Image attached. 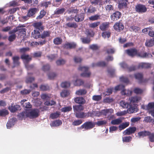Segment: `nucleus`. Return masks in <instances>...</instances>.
<instances>
[{"instance_id": "obj_51", "label": "nucleus", "mask_w": 154, "mask_h": 154, "mask_svg": "<svg viewBox=\"0 0 154 154\" xmlns=\"http://www.w3.org/2000/svg\"><path fill=\"white\" fill-rule=\"evenodd\" d=\"M19 28L18 31L19 35H25L26 34V28Z\"/></svg>"}, {"instance_id": "obj_31", "label": "nucleus", "mask_w": 154, "mask_h": 154, "mask_svg": "<svg viewBox=\"0 0 154 154\" xmlns=\"http://www.w3.org/2000/svg\"><path fill=\"white\" fill-rule=\"evenodd\" d=\"M113 110L112 109H103L101 110L102 115L106 116L109 113H112L113 112Z\"/></svg>"}, {"instance_id": "obj_56", "label": "nucleus", "mask_w": 154, "mask_h": 154, "mask_svg": "<svg viewBox=\"0 0 154 154\" xmlns=\"http://www.w3.org/2000/svg\"><path fill=\"white\" fill-rule=\"evenodd\" d=\"M60 114L58 112L51 113L50 114V117L52 119H57L59 117Z\"/></svg>"}, {"instance_id": "obj_25", "label": "nucleus", "mask_w": 154, "mask_h": 154, "mask_svg": "<svg viewBox=\"0 0 154 154\" xmlns=\"http://www.w3.org/2000/svg\"><path fill=\"white\" fill-rule=\"evenodd\" d=\"M40 31L34 30L32 33V37L35 39H37L41 38Z\"/></svg>"}, {"instance_id": "obj_24", "label": "nucleus", "mask_w": 154, "mask_h": 154, "mask_svg": "<svg viewBox=\"0 0 154 154\" xmlns=\"http://www.w3.org/2000/svg\"><path fill=\"white\" fill-rule=\"evenodd\" d=\"M145 46L147 47H151L154 45V38L147 39L145 43Z\"/></svg>"}, {"instance_id": "obj_20", "label": "nucleus", "mask_w": 154, "mask_h": 154, "mask_svg": "<svg viewBox=\"0 0 154 154\" xmlns=\"http://www.w3.org/2000/svg\"><path fill=\"white\" fill-rule=\"evenodd\" d=\"M76 46V44L74 42H67L63 45V47L67 49L74 48H75Z\"/></svg>"}, {"instance_id": "obj_7", "label": "nucleus", "mask_w": 154, "mask_h": 154, "mask_svg": "<svg viewBox=\"0 0 154 154\" xmlns=\"http://www.w3.org/2000/svg\"><path fill=\"white\" fill-rule=\"evenodd\" d=\"M33 26L35 29L34 30L42 32L44 29V26L43 25L42 22H37L33 24Z\"/></svg>"}, {"instance_id": "obj_23", "label": "nucleus", "mask_w": 154, "mask_h": 154, "mask_svg": "<svg viewBox=\"0 0 154 154\" xmlns=\"http://www.w3.org/2000/svg\"><path fill=\"white\" fill-rule=\"evenodd\" d=\"M20 57L18 56H14L13 57V63L14 65L12 66V68H14L15 67L18 66L20 63L19 62Z\"/></svg>"}, {"instance_id": "obj_34", "label": "nucleus", "mask_w": 154, "mask_h": 154, "mask_svg": "<svg viewBox=\"0 0 154 154\" xmlns=\"http://www.w3.org/2000/svg\"><path fill=\"white\" fill-rule=\"evenodd\" d=\"M90 1L92 5L95 6L99 5L100 6L103 5V2L102 0H90Z\"/></svg>"}, {"instance_id": "obj_43", "label": "nucleus", "mask_w": 154, "mask_h": 154, "mask_svg": "<svg viewBox=\"0 0 154 154\" xmlns=\"http://www.w3.org/2000/svg\"><path fill=\"white\" fill-rule=\"evenodd\" d=\"M24 26L23 25H22L21 26H17L16 28H14V29L9 31V34L12 35H16V32H18V30H19V29H18L19 28H21V27H23Z\"/></svg>"}, {"instance_id": "obj_30", "label": "nucleus", "mask_w": 154, "mask_h": 154, "mask_svg": "<svg viewBox=\"0 0 154 154\" xmlns=\"http://www.w3.org/2000/svg\"><path fill=\"white\" fill-rule=\"evenodd\" d=\"M66 10V9L64 8H58L54 11V14L57 15L62 14Z\"/></svg>"}, {"instance_id": "obj_12", "label": "nucleus", "mask_w": 154, "mask_h": 154, "mask_svg": "<svg viewBox=\"0 0 154 154\" xmlns=\"http://www.w3.org/2000/svg\"><path fill=\"white\" fill-rule=\"evenodd\" d=\"M20 106L19 105L16 104L14 105V103L11 104V105L9 106L8 108V109L11 112L14 113L17 110L20 109Z\"/></svg>"}, {"instance_id": "obj_16", "label": "nucleus", "mask_w": 154, "mask_h": 154, "mask_svg": "<svg viewBox=\"0 0 154 154\" xmlns=\"http://www.w3.org/2000/svg\"><path fill=\"white\" fill-rule=\"evenodd\" d=\"M75 102L80 105H83L86 103V100L84 98L82 97H77L74 98Z\"/></svg>"}, {"instance_id": "obj_13", "label": "nucleus", "mask_w": 154, "mask_h": 154, "mask_svg": "<svg viewBox=\"0 0 154 154\" xmlns=\"http://www.w3.org/2000/svg\"><path fill=\"white\" fill-rule=\"evenodd\" d=\"M90 113L88 112L85 113L84 112H76L75 116L78 118H88L90 116Z\"/></svg>"}, {"instance_id": "obj_36", "label": "nucleus", "mask_w": 154, "mask_h": 154, "mask_svg": "<svg viewBox=\"0 0 154 154\" xmlns=\"http://www.w3.org/2000/svg\"><path fill=\"white\" fill-rule=\"evenodd\" d=\"M62 122L60 120H57L53 121L50 124L52 127L59 126L62 124Z\"/></svg>"}, {"instance_id": "obj_62", "label": "nucleus", "mask_w": 154, "mask_h": 154, "mask_svg": "<svg viewBox=\"0 0 154 154\" xmlns=\"http://www.w3.org/2000/svg\"><path fill=\"white\" fill-rule=\"evenodd\" d=\"M95 123L98 126H100L105 125L107 123V122L105 120H103L98 121L97 122Z\"/></svg>"}, {"instance_id": "obj_48", "label": "nucleus", "mask_w": 154, "mask_h": 154, "mask_svg": "<svg viewBox=\"0 0 154 154\" xmlns=\"http://www.w3.org/2000/svg\"><path fill=\"white\" fill-rule=\"evenodd\" d=\"M149 131H144L139 132L138 134L140 137H144L148 136V135H149Z\"/></svg>"}, {"instance_id": "obj_26", "label": "nucleus", "mask_w": 154, "mask_h": 154, "mask_svg": "<svg viewBox=\"0 0 154 154\" xmlns=\"http://www.w3.org/2000/svg\"><path fill=\"white\" fill-rule=\"evenodd\" d=\"M74 111L75 112H79L83 110L84 107L82 105H78L73 106Z\"/></svg>"}, {"instance_id": "obj_21", "label": "nucleus", "mask_w": 154, "mask_h": 154, "mask_svg": "<svg viewBox=\"0 0 154 154\" xmlns=\"http://www.w3.org/2000/svg\"><path fill=\"white\" fill-rule=\"evenodd\" d=\"M27 111H24L19 113L18 116V118L20 120H22L23 119H25L27 117Z\"/></svg>"}, {"instance_id": "obj_55", "label": "nucleus", "mask_w": 154, "mask_h": 154, "mask_svg": "<svg viewBox=\"0 0 154 154\" xmlns=\"http://www.w3.org/2000/svg\"><path fill=\"white\" fill-rule=\"evenodd\" d=\"M100 22L99 21L91 23L89 24V27L90 28H94L97 27L100 24Z\"/></svg>"}, {"instance_id": "obj_4", "label": "nucleus", "mask_w": 154, "mask_h": 154, "mask_svg": "<svg viewBox=\"0 0 154 154\" xmlns=\"http://www.w3.org/2000/svg\"><path fill=\"white\" fill-rule=\"evenodd\" d=\"M135 8L136 12L139 13H145L147 10V8L145 5L140 4H138L136 5Z\"/></svg>"}, {"instance_id": "obj_45", "label": "nucleus", "mask_w": 154, "mask_h": 154, "mask_svg": "<svg viewBox=\"0 0 154 154\" xmlns=\"http://www.w3.org/2000/svg\"><path fill=\"white\" fill-rule=\"evenodd\" d=\"M100 16L99 15L96 14L94 16H91L89 17V19L91 21H95L100 19Z\"/></svg>"}, {"instance_id": "obj_40", "label": "nucleus", "mask_w": 154, "mask_h": 154, "mask_svg": "<svg viewBox=\"0 0 154 154\" xmlns=\"http://www.w3.org/2000/svg\"><path fill=\"white\" fill-rule=\"evenodd\" d=\"M130 103L125 102V100H122L120 102V105L124 108H128L130 106Z\"/></svg>"}, {"instance_id": "obj_15", "label": "nucleus", "mask_w": 154, "mask_h": 154, "mask_svg": "<svg viewBox=\"0 0 154 154\" xmlns=\"http://www.w3.org/2000/svg\"><path fill=\"white\" fill-rule=\"evenodd\" d=\"M136 130L135 127H130L127 128L123 132V134L125 135H129L134 133Z\"/></svg>"}, {"instance_id": "obj_18", "label": "nucleus", "mask_w": 154, "mask_h": 154, "mask_svg": "<svg viewBox=\"0 0 154 154\" xmlns=\"http://www.w3.org/2000/svg\"><path fill=\"white\" fill-rule=\"evenodd\" d=\"M109 23L108 22H103L100 25L99 28L101 31H106L109 28Z\"/></svg>"}, {"instance_id": "obj_9", "label": "nucleus", "mask_w": 154, "mask_h": 154, "mask_svg": "<svg viewBox=\"0 0 154 154\" xmlns=\"http://www.w3.org/2000/svg\"><path fill=\"white\" fill-rule=\"evenodd\" d=\"M127 111L129 113H132L136 112L137 111V104L136 103H130V106L128 108Z\"/></svg>"}, {"instance_id": "obj_47", "label": "nucleus", "mask_w": 154, "mask_h": 154, "mask_svg": "<svg viewBox=\"0 0 154 154\" xmlns=\"http://www.w3.org/2000/svg\"><path fill=\"white\" fill-rule=\"evenodd\" d=\"M69 94L70 93L69 91L64 90L60 93V95L62 97H67Z\"/></svg>"}, {"instance_id": "obj_58", "label": "nucleus", "mask_w": 154, "mask_h": 154, "mask_svg": "<svg viewBox=\"0 0 154 154\" xmlns=\"http://www.w3.org/2000/svg\"><path fill=\"white\" fill-rule=\"evenodd\" d=\"M82 122V120L79 119L74 120L72 122V125L73 126H78L81 124Z\"/></svg>"}, {"instance_id": "obj_39", "label": "nucleus", "mask_w": 154, "mask_h": 154, "mask_svg": "<svg viewBox=\"0 0 154 154\" xmlns=\"http://www.w3.org/2000/svg\"><path fill=\"white\" fill-rule=\"evenodd\" d=\"M114 89L113 87L108 88L106 89V91L103 93V94L105 96L109 95L112 94Z\"/></svg>"}, {"instance_id": "obj_61", "label": "nucleus", "mask_w": 154, "mask_h": 154, "mask_svg": "<svg viewBox=\"0 0 154 154\" xmlns=\"http://www.w3.org/2000/svg\"><path fill=\"white\" fill-rule=\"evenodd\" d=\"M100 47L97 44H92L89 46V48L93 50H97Z\"/></svg>"}, {"instance_id": "obj_6", "label": "nucleus", "mask_w": 154, "mask_h": 154, "mask_svg": "<svg viewBox=\"0 0 154 154\" xmlns=\"http://www.w3.org/2000/svg\"><path fill=\"white\" fill-rule=\"evenodd\" d=\"M122 21V20H119L115 23L113 26L114 29L117 32H120L123 30L124 28V25Z\"/></svg>"}, {"instance_id": "obj_42", "label": "nucleus", "mask_w": 154, "mask_h": 154, "mask_svg": "<svg viewBox=\"0 0 154 154\" xmlns=\"http://www.w3.org/2000/svg\"><path fill=\"white\" fill-rule=\"evenodd\" d=\"M85 34L88 36L93 37L94 35V32L93 30L91 29L86 30Z\"/></svg>"}, {"instance_id": "obj_49", "label": "nucleus", "mask_w": 154, "mask_h": 154, "mask_svg": "<svg viewBox=\"0 0 154 154\" xmlns=\"http://www.w3.org/2000/svg\"><path fill=\"white\" fill-rule=\"evenodd\" d=\"M62 41V39L61 38L57 37L54 39L53 42L55 44L59 45L61 44Z\"/></svg>"}, {"instance_id": "obj_32", "label": "nucleus", "mask_w": 154, "mask_h": 154, "mask_svg": "<svg viewBox=\"0 0 154 154\" xmlns=\"http://www.w3.org/2000/svg\"><path fill=\"white\" fill-rule=\"evenodd\" d=\"M151 67V65L150 64L146 63H141L139 64L138 66L139 68H144L148 69Z\"/></svg>"}, {"instance_id": "obj_19", "label": "nucleus", "mask_w": 154, "mask_h": 154, "mask_svg": "<svg viewBox=\"0 0 154 154\" xmlns=\"http://www.w3.org/2000/svg\"><path fill=\"white\" fill-rule=\"evenodd\" d=\"M141 99V98L140 97L136 96L131 97L129 98V100L130 101V103L133 104L137 103L139 102Z\"/></svg>"}, {"instance_id": "obj_53", "label": "nucleus", "mask_w": 154, "mask_h": 154, "mask_svg": "<svg viewBox=\"0 0 154 154\" xmlns=\"http://www.w3.org/2000/svg\"><path fill=\"white\" fill-rule=\"evenodd\" d=\"M9 113L8 110L3 109L0 110V116H5Z\"/></svg>"}, {"instance_id": "obj_35", "label": "nucleus", "mask_w": 154, "mask_h": 154, "mask_svg": "<svg viewBox=\"0 0 154 154\" xmlns=\"http://www.w3.org/2000/svg\"><path fill=\"white\" fill-rule=\"evenodd\" d=\"M67 27L71 28H76L78 27V25L75 22H69L66 24Z\"/></svg>"}, {"instance_id": "obj_33", "label": "nucleus", "mask_w": 154, "mask_h": 154, "mask_svg": "<svg viewBox=\"0 0 154 154\" xmlns=\"http://www.w3.org/2000/svg\"><path fill=\"white\" fill-rule=\"evenodd\" d=\"M106 65V63L103 61L98 62L96 63H93L92 64V67L94 66H101L104 67Z\"/></svg>"}, {"instance_id": "obj_8", "label": "nucleus", "mask_w": 154, "mask_h": 154, "mask_svg": "<svg viewBox=\"0 0 154 154\" xmlns=\"http://www.w3.org/2000/svg\"><path fill=\"white\" fill-rule=\"evenodd\" d=\"M122 13L119 11H116L110 16L111 20L115 21L119 19L122 16Z\"/></svg>"}, {"instance_id": "obj_44", "label": "nucleus", "mask_w": 154, "mask_h": 154, "mask_svg": "<svg viewBox=\"0 0 154 154\" xmlns=\"http://www.w3.org/2000/svg\"><path fill=\"white\" fill-rule=\"evenodd\" d=\"M87 91L84 89H81L77 90L75 92V94L78 95H84L87 93Z\"/></svg>"}, {"instance_id": "obj_64", "label": "nucleus", "mask_w": 154, "mask_h": 154, "mask_svg": "<svg viewBox=\"0 0 154 154\" xmlns=\"http://www.w3.org/2000/svg\"><path fill=\"white\" fill-rule=\"evenodd\" d=\"M154 109V102L149 103L146 106L147 109Z\"/></svg>"}, {"instance_id": "obj_1", "label": "nucleus", "mask_w": 154, "mask_h": 154, "mask_svg": "<svg viewBox=\"0 0 154 154\" xmlns=\"http://www.w3.org/2000/svg\"><path fill=\"white\" fill-rule=\"evenodd\" d=\"M125 86L123 85H120L116 86L114 89L116 91L121 90V93L122 95H126L127 96L131 95L132 92L129 90H126L124 89Z\"/></svg>"}, {"instance_id": "obj_11", "label": "nucleus", "mask_w": 154, "mask_h": 154, "mask_svg": "<svg viewBox=\"0 0 154 154\" xmlns=\"http://www.w3.org/2000/svg\"><path fill=\"white\" fill-rule=\"evenodd\" d=\"M85 16V14L83 13L76 14L74 16L75 20L77 22L82 21L84 19Z\"/></svg>"}, {"instance_id": "obj_59", "label": "nucleus", "mask_w": 154, "mask_h": 154, "mask_svg": "<svg viewBox=\"0 0 154 154\" xmlns=\"http://www.w3.org/2000/svg\"><path fill=\"white\" fill-rule=\"evenodd\" d=\"M120 81L125 83H127L129 82L128 79L126 77L122 76L120 78Z\"/></svg>"}, {"instance_id": "obj_2", "label": "nucleus", "mask_w": 154, "mask_h": 154, "mask_svg": "<svg viewBox=\"0 0 154 154\" xmlns=\"http://www.w3.org/2000/svg\"><path fill=\"white\" fill-rule=\"evenodd\" d=\"M95 122L92 121H88L85 122L80 127V129H84L85 130H90L94 127Z\"/></svg>"}, {"instance_id": "obj_29", "label": "nucleus", "mask_w": 154, "mask_h": 154, "mask_svg": "<svg viewBox=\"0 0 154 154\" xmlns=\"http://www.w3.org/2000/svg\"><path fill=\"white\" fill-rule=\"evenodd\" d=\"M21 58L23 60H24L27 64L32 60V57H29V55H26L25 54L21 55Z\"/></svg>"}, {"instance_id": "obj_37", "label": "nucleus", "mask_w": 154, "mask_h": 154, "mask_svg": "<svg viewBox=\"0 0 154 154\" xmlns=\"http://www.w3.org/2000/svg\"><path fill=\"white\" fill-rule=\"evenodd\" d=\"M122 120L121 118L116 119L112 120L111 124L112 125H119L121 123Z\"/></svg>"}, {"instance_id": "obj_10", "label": "nucleus", "mask_w": 154, "mask_h": 154, "mask_svg": "<svg viewBox=\"0 0 154 154\" xmlns=\"http://www.w3.org/2000/svg\"><path fill=\"white\" fill-rule=\"evenodd\" d=\"M126 53L129 56L133 57L137 54V50L135 48H132L125 51Z\"/></svg>"}, {"instance_id": "obj_57", "label": "nucleus", "mask_w": 154, "mask_h": 154, "mask_svg": "<svg viewBox=\"0 0 154 154\" xmlns=\"http://www.w3.org/2000/svg\"><path fill=\"white\" fill-rule=\"evenodd\" d=\"M81 40L82 43L84 44H88L91 42L90 38L87 37L81 38Z\"/></svg>"}, {"instance_id": "obj_50", "label": "nucleus", "mask_w": 154, "mask_h": 154, "mask_svg": "<svg viewBox=\"0 0 154 154\" xmlns=\"http://www.w3.org/2000/svg\"><path fill=\"white\" fill-rule=\"evenodd\" d=\"M84 83L83 80L80 79H77L76 80L75 82L74 85L76 86H80L83 85Z\"/></svg>"}, {"instance_id": "obj_63", "label": "nucleus", "mask_w": 154, "mask_h": 154, "mask_svg": "<svg viewBox=\"0 0 154 154\" xmlns=\"http://www.w3.org/2000/svg\"><path fill=\"white\" fill-rule=\"evenodd\" d=\"M148 136H149V140L151 142H154V133H151L149 131V133L148 134Z\"/></svg>"}, {"instance_id": "obj_28", "label": "nucleus", "mask_w": 154, "mask_h": 154, "mask_svg": "<svg viewBox=\"0 0 154 154\" xmlns=\"http://www.w3.org/2000/svg\"><path fill=\"white\" fill-rule=\"evenodd\" d=\"M51 34V32L49 31H44L41 35V38L44 39L49 37Z\"/></svg>"}, {"instance_id": "obj_52", "label": "nucleus", "mask_w": 154, "mask_h": 154, "mask_svg": "<svg viewBox=\"0 0 154 154\" xmlns=\"http://www.w3.org/2000/svg\"><path fill=\"white\" fill-rule=\"evenodd\" d=\"M72 110L71 106H67L62 108L61 109V111L63 112H66L70 111Z\"/></svg>"}, {"instance_id": "obj_38", "label": "nucleus", "mask_w": 154, "mask_h": 154, "mask_svg": "<svg viewBox=\"0 0 154 154\" xmlns=\"http://www.w3.org/2000/svg\"><path fill=\"white\" fill-rule=\"evenodd\" d=\"M143 74L141 73H136L134 74L135 78L139 81L140 82H141L143 79Z\"/></svg>"}, {"instance_id": "obj_14", "label": "nucleus", "mask_w": 154, "mask_h": 154, "mask_svg": "<svg viewBox=\"0 0 154 154\" xmlns=\"http://www.w3.org/2000/svg\"><path fill=\"white\" fill-rule=\"evenodd\" d=\"M137 56L143 58L150 57H152V55L149 53L144 52L143 51L138 52L137 51Z\"/></svg>"}, {"instance_id": "obj_22", "label": "nucleus", "mask_w": 154, "mask_h": 154, "mask_svg": "<svg viewBox=\"0 0 154 154\" xmlns=\"http://www.w3.org/2000/svg\"><path fill=\"white\" fill-rule=\"evenodd\" d=\"M128 2V0H122L118 4V7L120 9H122L124 8H126L127 7V2Z\"/></svg>"}, {"instance_id": "obj_27", "label": "nucleus", "mask_w": 154, "mask_h": 154, "mask_svg": "<svg viewBox=\"0 0 154 154\" xmlns=\"http://www.w3.org/2000/svg\"><path fill=\"white\" fill-rule=\"evenodd\" d=\"M16 120V118H12L9 120L6 124L7 128H10L13 126Z\"/></svg>"}, {"instance_id": "obj_17", "label": "nucleus", "mask_w": 154, "mask_h": 154, "mask_svg": "<svg viewBox=\"0 0 154 154\" xmlns=\"http://www.w3.org/2000/svg\"><path fill=\"white\" fill-rule=\"evenodd\" d=\"M38 9L35 8H30L28 11L27 15L29 17H32L38 11Z\"/></svg>"}, {"instance_id": "obj_5", "label": "nucleus", "mask_w": 154, "mask_h": 154, "mask_svg": "<svg viewBox=\"0 0 154 154\" xmlns=\"http://www.w3.org/2000/svg\"><path fill=\"white\" fill-rule=\"evenodd\" d=\"M39 111L38 109H34L30 112H27V117L30 119H33L39 116Z\"/></svg>"}, {"instance_id": "obj_3", "label": "nucleus", "mask_w": 154, "mask_h": 154, "mask_svg": "<svg viewBox=\"0 0 154 154\" xmlns=\"http://www.w3.org/2000/svg\"><path fill=\"white\" fill-rule=\"evenodd\" d=\"M89 67L87 66H80L78 69L79 70L83 72L80 75L82 77H89L91 75V72L89 71Z\"/></svg>"}, {"instance_id": "obj_46", "label": "nucleus", "mask_w": 154, "mask_h": 154, "mask_svg": "<svg viewBox=\"0 0 154 154\" xmlns=\"http://www.w3.org/2000/svg\"><path fill=\"white\" fill-rule=\"evenodd\" d=\"M96 11V9L95 7H93L91 5H90L88 9L87 13L89 14L94 13Z\"/></svg>"}, {"instance_id": "obj_41", "label": "nucleus", "mask_w": 154, "mask_h": 154, "mask_svg": "<svg viewBox=\"0 0 154 154\" xmlns=\"http://www.w3.org/2000/svg\"><path fill=\"white\" fill-rule=\"evenodd\" d=\"M129 125V123L128 122H125L123 123L120 124L119 126V130L120 131L128 127Z\"/></svg>"}, {"instance_id": "obj_60", "label": "nucleus", "mask_w": 154, "mask_h": 154, "mask_svg": "<svg viewBox=\"0 0 154 154\" xmlns=\"http://www.w3.org/2000/svg\"><path fill=\"white\" fill-rule=\"evenodd\" d=\"M70 83L69 82H65L62 83L61 86L62 88H66L70 87Z\"/></svg>"}, {"instance_id": "obj_54", "label": "nucleus", "mask_w": 154, "mask_h": 154, "mask_svg": "<svg viewBox=\"0 0 154 154\" xmlns=\"http://www.w3.org/2000/svg\"><path fill=\"white\" fill-rule=\"evenodd\" d=\"M46 14V12L44 10L41 11L40 13V15L37 17L36 19H42L45 15Z\"/></svg>"}]
</instances>
